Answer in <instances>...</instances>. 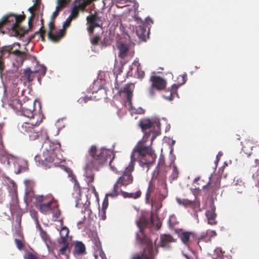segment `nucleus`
Instances as JSON below:
<instances>
[{"mask_svg": "<svg viewBox=\"0 0 259 259\" xmlns=\"http://www.w3.org/2000/svg\"><path fill=\"white\" fill-rule=\"evenodd\" d=\"M207 211H210V212H215V205L214 204V203H213V201H212L211 202L210 209V210H208Z\"/></svg>", "mask_w": 259, "mask_h": 259, "instance_id": "obj_52", "label": "nucleus"}, {"mask_svg": "<svg viewBox=\"0 0 259 259\" xmlns=\"http://www.w3.org/2000/svg\"><path fill=\"white\" fill-rule=\"evenodd\" d=\"M119 193H120V191L112 190L110 193L106 194V196H110L114 198L117 196L119 194Z\"/></svg>", "mask_w": 259, "mask_h": 259, "instance_id": "obj_33", "label": "nucleus"}, {"mask_svg": "<svg viewBox=\"0 0 259 259\" xmlns=\"http://www.w3.org/2000/svg\"><path fill=\"white\" fill-rule=\"evenodd\" d=\"M25 259H38L37 256L32 253H29L25 257Z\"/></svg>", "mask_w": 259, "mask_h": 259, "instance_id": "obj_49", "label": "nucleus"}, {"mask_svg": "<svg viewBox=\"0 0 259 259\" xmlns=\"http://www.w3.org/2000/svg\"><path fill=\"white\" fill-rule=\"evenodd\" d=\"M162 97L165 99L167 100H168L169 101H172L173 100L172 93L171 92H170L169 96H166L165 95H163Z\"/></svg>", "mask_w": 259, "mask_h": 259, "instance_id": "obj_51", "label": "nucleus"}, {"mask_svg": "<svg viewBox=\"0 0 259 259\" xmlns=\"http://www.w3.org/2000/svg\"><path fill=\"white\" fill-rule=\"evenodd\" d=\"M147 27L144 24L141 25H139L136 30V34L138 37L144 41H146V36H149L150 33V28H148V30L147 32Z\"/></svg>", "mask_w": 259, "mask_h": 259, "instance_id": "obj_13", "label": "nucleus"}, {"mask_svg": "<svg viewBox=\"0 0 259 259\" xmlns=\"http://www.w3.org/2000/svg\"><path fill=\"white\" fill-rule=\"evenodd\" d=\"M30 75L31 74H28L25 76L27 78V80L29 82H31L33 80V78L31 77Z\"/></svg>", "mask_w": 259, "mask_h": 259, "instance_id": "obj_62", "label": "nucleus"}, {"mask_svg": "<svg viewBox=\"0 0 259 259\" xmlns=\"http://www.w3.org/2000/svg\"><path fill=\"white\" fill-rule=\"evenodd\" d=\"M108 196H106L104 198V201L103 202L102 209L104 210V209H106L108 206Z\"/></svg>", "mask_w": 259, "mask_h": 259, "instance_id": "obj_42", "label": "nucleus"}, {"mask_svg": "<svg viewBox=\"0 0 259 259\" xmlns=\"http://www.w3.org/2000/svg\"><path fill=\"white\" fill-rule=\"evenodd\" d=\"M77 8V6L76 5V4L72 3L71 5V14H72V15L74 16H77L78 13L75 12V10Z\"/></svg>", "mask_w": 259, "mask_h": 259, "instance_id": "obj_43", "label": "nucleus"}, {"mask_svg": "<svg viewBox=\"0 0 259 259\" xmlns=\"http://www.w3.org/2000/svg\"><path fill=\"white\" fill-rule=\"evenodd\" d=\"M160 125L161 124L159 119L157 117L153 118V128H154L155 126H156L158 130H160Z\"/></svg>", "mask_w": 259, "mask_h": 259, "instance_id": "obj_35", "label": "nucleus"}, {"mask_svg": "<svg viewBox=\"0 0 259 259\" xmlns=\"http://www.w3.org/2000/svg\"><path fill=\"white\" fill-rule=\"evenodd\" d=\"M214 253L217 255V257H220L223 255V251L221 248L218 247L214 250Z\"/></svg>", "mask_w": 259, "mask_h": 259, "instance_id": "obj_41", "label": "nucleus"}, {"mask_svg": "<svg viewBox=\"0 0 259 259\" xmlns=\"http://www.w3.org/2000/svg\"><path fill=\"white\" fill-rule=\"evenodd\" d=\"M160 239L159 245L165 249H169L170 246L168 245V243L175 242V239L172 237L167 234L161 235Z\"/></svg>", "mask_w": 259, "mask_h": 259, "instance_id": "obj_11", "label": "nucleus"}, {"mask_svg": "<svg viewBox=\"0 0 259 259\" xmlns=\"http://www.w3.org/2000/svg\"><path fill=\"white\" fill-rule=\"evenodd\" d=\"M90 40L92 45H97L100 41V38L98 36H93L91 37Z\"/></svg>", "mask_w": 259, "mask_h": 259, "instance_id": "obj_30", "label": "nucleus"}, {"mask_svg": "<svg viewBox=\"0 0 259 259\" xmlns=\"http://www.w3.org/2000/svg\"><path fill=\"white\" fill-rule=\"evenodd\" d=\"M41 121H36L34 124L24 122L19 127V130L21 132L24 134L26 133L30 140L33 141L36 139H39L40 137H42V132L39 130L36 129L34 126L37 124H39Z\"/></svg>", "mask_w": 259, "mask_h": 259, "instance_id": "obj_5", "label": "nucleus"}, {"mask_svg": "<svg viewBox=\"0 0 259 259\" xmlns=\"http://www.w3.org/2000/svg\"><path fill=\"white\" fill-rule=\"evenodd\" d=\"M139 125L144 134L143 138L137 143L133 152H138L139 155L142 157H145L146 154H149L151 157L155 156L154 151L152 149V147L145 145L147 138L150 136L151 133L153 132L152 128H153V118L141 119L139 122Z\"/></svg>", "mask_w": 259, "mask_h": 259, "instance_id": "obj_2", "label": "nucleus"}, {"mask_svg": "<svg viewBox=\"0 0 259 259\" xmlns=\"http://www.w3.org/2000/svg\"><path fill=\"white\" fill-rule=\"evenodd\" d=\"M61 145L59 142L49 143L48 146H45V151L42 153V157L40 160L39 156L36 155L34 157V160L36 162H38L39 164H41L46 168H50L52 165L57 166V162H55L57 157V151L58 148L60 149Z\"/></svg>", "mask_w": 259, "mask_h": 259, "instance_id": "obj_3", "label": "nucleus"}, {"mask_svg": "<svg viewBox=\"0 0 259 259\" xmlns=\"http://www.w3.org/2000/svg\"><path fill=\"white\" fill-rule=\"evenodd\" d=\"M60 213L61 212L60 210L56 208H54L53 210V217L55 218V219H57L59 217Z\"/></svg>", "mask_w": 259, "mask_h": 259, "instance_id": "obj_40", "label": "nucleus"}, {"mask_svg": "<svg viewBox=\"0 0 259 259\" xmlns=\"http://www.w3.org/2000/svg\"><path fill=\"white\" fill-rule=\"evenodd\" d=\"M52 204V201H49L47 203H44L40 204L39 206V208L41 211L44 212L49 210Z\"/></svg>", "mask_w": 259, "mask_h": 259, "instance_id": "obj_27", "label": "nucleus"}, {"mask_svg": "<svg viewBox=\"0 0 259 259\" xmlns=\"http://www.w3.org/2000/svg\"><path fill=\"white\" fill-rule=\"evenodd\" d=\"M147 248V251L144 250L141 254H134L132 259H154V251L153 246L149 244Z\"/></svg>", "mask_w": 259, "mask_h": 259, "instance_id": "obj_9", "label": "nucleus"}, {"mask_svg": "<svg viewBox=\"0 0 259 259\" xmlns=\"http://www.w3.org/2000/svg\"><path fill=\"white\" fill-rule=\"evenodd\" d=\"M102 211L103 212V213L101 215V219L103 220H105L106 218V209H104V210L102 209Z\"/></svg>", "mask_w": 259, "mask_h": 259, "instance_id": "obj_59", "label": "nucleus"}, {"mask_svg": "<svg viewBox=\"0 0 259 259\" xmlns=\"http://www.w3.org/2000/svg\"><path fill=\"white\" fill-rule=\"evenodd\" d=\"M49 28L50 29L49 31L52 32V31L54 29V26H53V20H51L49 23Z\"/></svg>", "mask_w": 259, "mask_h": 259, "instance_id": "obj_53", "label": "nucleus"}, {"mask_svg": "<svg viewBox=\"0 0 259 259\" xmlns=\"http://www.w3.org/2000/svg\"><path fill=\"white\" fill-rule=\"evenodd\" d=\"M22 15H16L13 14H11L8 15L3 16L0 19V27L4 24L13 22L11 26V29L16 33H18L20 29V26L18 25L17 23L20 21L23 20L25 18V15L23 12H22Z\"/></svg>", "mask_w": 259, "mask_h": 259, "instance_id": "obj_6", "label": "nucleus"}, {"mask_svg": "<svg viewBox=\"0 0 259 259\" xmlns=\"http://www.w3.org/2000/svg\"><path fill=\"white\" fill-rule=\"evenodd\" d=\"M44 196L43 195H40L38 196V197H36V199L39 202H41L43 201Z\"/></svg>", "mask_w": 259, "mask_h": 259, "instance_id": "obj_64", "label": "nucleus"}, {"mask_svg": "<svg viewBox=\"0 0 259 259\" xmlns=\"http://www.w3.org/2000/svg\"><path fill=\"white\" fill-rule=\"evenodd\" d=\"M169 149H170L169 154L171 155V158H172V160L174 161V160L176 159V157L174 155L172 154L174 148H173V147H171V148H169Z\"/></svg>", "mask_w": 259, "mask_h": 259, "instance_id": "obj_57", "label": "nucleus"}, {"mask_svg": "<svg viewBox=\"0 0 259 259\" xmlns=\"http://www.w3.org/2000/svg\"><path fill=\"white\" fill-rule=\"evenodd\" d=\"M133 110L137 114H143L145 112L144 109L141 107H139L137 108H134Z\"/></svg>", "mask_w": 259, "mask_h": 259, "instance_id": "obj_46", "label": "nucleus"}, {"mask_svg": "<svg viewBox=\"0 0 259 259\" xmlns=\"http://www.w3.org/2000/svg\"><path fill=\"white\" fill-rule=\"evenodd\" d=\"M153 89L154 88H152V86L151 87V88L149 90V95L150 96V97H154V91H153Z\"/></svg>", "mask_w": 259, "mask_h": 259, "instance_id": "obj_61", "label": "nucleus"}, {"mask_svg": "<svg viewBox=\"0 0 259 259\" xmlns=\"http://www.w3.org/2000/svg\"><path fill=\"white\" fill-rule=\"evenodd\" d=\"M38 70H40L39 72H40V74H41L42 76L45 75L47 71V67L44 64H41L39 66V68L38 69Z\"/></svg>", "mask_w": 259, "mask_h": 259, "instance_id": "obj_38", "label": "nucleus"}, {"mask_svg": "<svg viewBox=\"0 0 259 259\" xmlns=\"http://www.w3.org/2000/svg\"><path fill=\"white\" fill-rule=\"evenodd\" d=\"M186 76H187V74L186 73H185L183 75H182V79H183V82L182 83H181L180 84V85H183L185 83V82H186Z\"/></svg>", "mask_w": 259, "mask_h": 259, "instance_id": "obj_58", "label": "nucleus"}, {"mask_svg": "<svg viewBox=\"0 0 259 259\" xmlns=\"http://www.w3.org/2000/svg\"><path fill=\"white\" fill-rule=\"evenodd\" d=\"M98 20H99V18L96 14H91L88 16L87 17V21H88L87 23L89 22H91V23L93 22H97Z\"/></svg>", "mask_w": 259, "mask_h": 259, "instance_id": "obj_29", "label": "nucleus"}, {"mask_svg": "<svg viewBox=\"0 0 259 259\" xmlns=\"http://www.w3.org/2000/svg\"><path fill=\"white\" fill-rule=\"evenodd\" d=\"M95 27L92 23L88 27V31L89 33L91 34L93 32Z\"/></svg>", "mask_w": 259, "mask_h": 259, "instance_id": "obj_50", "label": "nucleus"}, {"mask_svg": "<svg viewBox=\"0 0 259 259\" xmlns=\"http://www.w3.org/2000/svg\"><path fill=\"white\" fill-rule=\"evenodd\" d=\"M132 83H126L123 87L121 88L119 91L120 94L123 93L125 94L126 97L127 102L130 105L131 109H132V92L130 89Z\"/></svg>", "mask_w": 259, "mask_h": 259, "instance_id": "obj_12", "label": "nucleus"}, {"mask_svg": "<svg viewBox=\"0 0 259 259\" xmlns=\"http://www.w3.org/2000/svg\"><path fill=\"white\" fill-rule=\"evenodd\" d=\"M0 156L3 157L4 161H7V165L9 166H10L12 164H13L15 168L14 171L16 174H20L22 168V165L26 164V161L25 160L14 156L12 154H9L4 150V146L2 143V136L1 135Z\"/></svg>", "mask_w": 259, "mask_h": 259, "instance_id": "obj_4", "label": "nucleus"}, {"mask_svg": "<svg viewBox=\"0 0 259 259\" xmlns=\"http://www.w3.org/2000/svg\"><path fill=\"white\" fill-rule=\"evenodd\" d=\"M205 215L208 221V224L210 225L216 224L217 222L214 220L217 216L215 212L206 211L205 212Z\"/></svg>", "mask_w": 259, "mask_h": 259, "instance_id": "obj_19", "label": "nucleus"}, {"mask_svg": "<svg viewBox=\"0 0 259 259\" xmlns=\"http://www.w3.org/2000/svg\"><path fill=\"white\" fill-rule=\"evenodd\" d=\"M148 224V220L145 217L142 216L139 220L136 221V224L139 229V232L136 234V240L139 243H147L148 238L144 233L143 227L147 226Z\"/></svg>", "mask_w": 259, "mask_h": 259, "instance_id": "obj_7", "label": "nucleus"}, {"mask_svg": "<svg viewBox=\"0 0 259 259\" xmlns=\"http://www.w3.org/2000/svg\"><path fill=\"white\" fill-rule=\"evenodd\" d=\"M178 236L182 242L185 245L188 246L190 242L191 237L194 238L195 237V234L194 232L192 231H183L182 233H180Z\"/></svg>", "mask_w": 259, "mask_h": 259, "instance_id": "obj_14", "label": "nucleus"}, {"mask_svg": "<svg viewBox=\"0 0 259 259\" xmlns=\"http://www.w3.org/2000/svg\"><path fill=\"white\" fill-rule=\"evenodd\" d=\"M177 203L180 205H183L185 207L192 205L194 204V202L192 200H188L187 199H181L178 197L176 198Z\"/></svg>", "mask_w": 259, "mask_h": 259, "instance_id": "obj_20", "label": "nucleus"}, {"mask_svg": "<svg viewBox=\"0 0 259 259\" xmlns=\"http://www.w3.org/2000/svg\"><path fill=\"white\" fill-rule=\"evenodd\" d=\"M92 96H86L82 98H80L77 102H79L80 100H83L84 103H87L88 101L92 100Z\"/></svg>", "mask_w": 259, "mask_h": 259, "instance_id": "obj_48", "label": "nucleus"}, {"mask_svg": "<svg viewBox=\"0 0 259 259\" xmlns=\"http://www.w3.org/2000/svg\"><path fill=\"white\" fill-rule=\"evenodd\" d=\"M110 152L108 149L105 147H102L99 154H96L97 147L95 145H92L89 150V154L92 159L87 162L85 167L84 176L87 178L88 183H92L94 181V176L91 171L93 170L98 171L99 169V165L103 164L107 160L108 156L110 154L106 153L107 152Z\"/></svg>", "mask_w": 259, "mask_h": 259, "instance_id": "obj_1", "label": "nucleus"}, {"mask_svg": "<svg viewBox=\"0 0 259 259\" xmlns=\"http://www.w3.org/2000/svg\"><path fill=\"white\" fill-rule=\"evenodd\" d=\"M41 23L42 24L43 20L42 19H41ZM42 27H43V25L42 24V26L38 29V30L36 31L34 35L31 36V39L33 38L35 35L37 34H40V36L41 37L42 40H44V39H45L44 38H45V34H44V33H45V30H41L42 29Z\"/></svg>", "mask_w": 259, "mask_h": 259, "instance_id": "obj_25", "label": "nucleus"}, {"mask_svg": "<svg viewBox=\"0 0 259 259\" xmlns=\"http://www.w3.org/2000/svg\"><path fill=\"white\" fill-rule=\"evenodd\" d=\"M12 53L15 55L20 56L22 57H26V54L25 53L19 50H14Z\"/></svg>", "mask_w": 259, "mask_h": 259, "instance_id": "obj_39", "label": "nucleus"}, {"mask_svg": "<svg viewBox=\"0 0 259 259\" xmlns=\"http://www.w3.org/2000/svg\"><path fill=\"white\" fill-rule=\"evenodd\" d=\"M120 192L124 198H133L134 199L139 198L141 194V192L140 190L136 191V193H128L120 190Z\"/></svg>", "mask_w": 259, "mask_h": 259, "instance_id": "obj_18", "label": "nucleus"}, {"mask_svg": "<svg viewBox=\"0 0 259 259\" xmlns=\"http://www.w3.org/2000/svg\"><path fill=\"white\" fill-rule=\"evenodd\" d=\"M145 22L147 24H150V23H153V21L149 17H147L145 18Z\"/></svg>", "mask_w": 259, "mask_h": 259, "instance_id": "obj_55", "label": "nucleus"}, {"mask_svg": "<svg viewBox=\"0 0 259 259\" xmlns=\"http://www.w3.org/2000/svg\"><path fill=\"white\" fill-rule=\"evenodd\" d=\"M139 165L142 167H144L145 165L147 166V171L149 169V164H150L151 162L149 160H145L144 161L139 160Z\"/></svg>", "mask_w": 259, "mask_h": 259, "instance_id": "obj_32", "label": "nucleus"}, {"mask_svg": "<svg viewBox=\"0 0 259 259\" xmlns=\"http://www.w3.org/2000/svg\"><path fill=\"white\" fill-rule=\"evenodd\" d=\"M118 183H117V182L116 181V183L114 184V186H113V190H118Z\"/></svg>", "mask_w": 259, "mask_h": 259, "instance_id": "obj_63", "label": "nucleus"}, {"mask_svg": "<svg viewBox=\"0 0 259 259\" xmlns=\"http://www.w3.org/2000/svg\"><path fill=\"white\" fill-rule=\"evenodd\" d=\"M152 82V88L157 90H161L166 87V81L163 78L158 76H152L150 77Z\"/></svg>", "mask_w": 259, "mask_h": 259, "instance_id": "obj_10", "label": "nucleus"}, {"mask_svg": "<svg viewBox=\"0 0 259 259\" xmlns=\"http://www.w3.org/2000/svg\"><path fill=\"white\" fill-rule=\"evenodd\" d=\"M68 231H69V230L66 226H63L60 232H61L62 234H63V231H65V233H66Z\"/></svg>", "mask_w": 259, "mask_h": 259, "instance_id": "obj_60", "label": "nucleus"}, {"mask_svg": "<svg viewBox=\"0 0 259 259\" xmlns=\"http://www.w3.org/2000/svg\"><path fill=\"white\" fill-rule=\"evenodd\" d=\"M117 47L119 51L118 53L119 57L123 58L127 56L128 49L124 44L121 43Z\"/></svg>", "mask_w": 259, "mask_h": 259, "instance_id": "obj_17", "label": "nucleus"}, {"mask_svg": "<svg viewBox=\"0 0 259 259\" xmlns=\"http://www.w3.org/2000/svg\"><path fill=\"white\" fill-rule=\"evenodd\" d=\"M127 172H125V175L124 177H125V185H128L133 182V176L131 174H126Z\"/></svg>", "mask_w": 259, "mask_h": 259, "instance_id": "obj_31", "label": "nucleus"}, {"mask_svg": "<svg viewBox=\"0 0 259 259\" xmlns=\"http://www.w3.org/2000/svg\"><path fill=\"white\" fill-rule=\"evenodd\" d=\"M133 64L137 66V71L138 73V77L142 79L144 77L145 72L139 68L140 63L136 61H135Z\"/></svg>", "mask_w": 259, "mask_h": 259, "instance_id": "obj_21", "label": "nucleus"}, {"mask_svg": "<svg viewBox=\"0 0 259 259\" xmlns=\"http://www.w3.org/2000/svg\"><path fill=\"white\" fill-rule=\"evenodd\" d=\"M178 221L177 220L176 216L174 214H171L169 216L168 221L169 227L172 228L174 226L178 224Z\"/></svg>", "mask_w": 259, "mask_h": 259, "instance_id": "obj_22", "label": "nucleus"}, {"mask_svg": "<svg viewBox=\"0 0 259 259\" xmlns=\"http://www.w3.org/2000/svg\"><path fill=\"white\" fill-rule=\"evenodd\" d=\"M74 249L73 251L74 255L83 254L86 252L85 246L84 243L80 241H76L74 244Z\"/></svg>", "mask_w": 259, "mask_h": 259, "instance_id": "obj_15", "label": "nucleus"}, {"mask_svg": "<svg viewBox=\"0 0 259 259\" xmlns=\"http://www.w3.org/2000/svg\"><path fill=\"white\" fill-rule=\"evenodd\" d=\"M66 171L68 174V177L70 178V180L72 181L73 183L74 184V186L76 187H79L78 182L76 181V180L74 178V176L72 172V171L71 169L69 168H66Z\"/></svg>", "mask_w": 259, "mask_h": 259, "instance_id": "obj_23", "label": "nucleus"}, {"mask_svg": "<svg viewBox=\"0 0 259 259\" xmlns=\"http://www.w3.org/2000/svg\"><path fill=\"white\" fill-rule=\"evenodd\" d=\"M131 160L129 164V165L128 167H125L124 171L123 172V175L119 177L117 180V183L120 184L121 185H125V177H124V175H125V172H131L134 170L135 164L134 162L136 160V158L134 157V153H133V152L131 155Z\"/></svg>", "mask_w": 259, "mask_h": 259, "instance_id": "obj_8", "label": "nucleus"}, {"mask_svg": "<svg viewBox=\"0 0 259 259\" xmlns=\"http://www.w3.org/2000/svg\"><path fill=\"white\" fill-rule=\"evenodd\" d=\"M60 6V5H57L56 8V10L53 13V14L52 15L51 17V20H53L54 19H55L59 14V11L58 10V7Z\"/></svg>", "mask_w": 259, "mask_h": 259, "instance_id": "obj_44", "label": "nucleus"}, {"mask_svg": "<svg viewBox=\"0 0 259 259\" xmlns=\"http://www.w3.org/2000/svg\"><path fill=\"white\" fill-rule=\"evenodd\" d=\"M69 247V244L64 245L60 249L59 252L61 254H64L66 252L67 249Z\"/></svg>", "mask_w": 259, "mask_h": 259, "instance_id": "obj_45", "label": "nucleus"}, {"mask_svg": "<svg viewBox=\"0 0 259 259\" xmlns=\"http://www.w3.org/2000/svg\"><path fill=\"white\" fill-rule=\"evenodd\" d=\"M74 15H72V14H70V15L68 16V17L66 19L65 21L64 22L63 27H68L69 25L71 20L72 19Z\"/></svg>", "mask_w": 259, "mask_h": 259, "instance_id": "obj_34", "label": "nucleus"}, {"mask_svg": "<svg viewBox=\"0 0 259 259\" xmlns=\"http://www.w3.org/2000/svg\"><path fill=\"white\" fill-rule=\"evenodd\" d=\"M39 232H40V236L42 239V240L45 242L47 246L48 245L47 243V240L49 238V236L47 234V233L42 229L41 226H39Z\"/></svg>", "mask_w": 259, "mask_h": 259, "instance_id": "obj_26", "label": "nucleus"}, {"mask_svg": "<svg viewBox=\"0 0 259 259\" xmlns=\"http://www.w3.org/2000/svg\"><path fill=\"white\" fill-rule=\"evenodd\" d=\"M178 174L179 170L178 169V168L176 165H174L172 172L169 177L170 180L171 181L176 180L178 177Z\"/></svg>", "mask_w": 259, "mask_h": 259, "instance_id": "obj_24", "label": "nucleus"}, {"mask_svg": "<svg viewBox=\"0 0 259 259\" xmlns=\"http://www.w3.org/2000/svg\"><path fill=\"white\" fill-rule=\"evenodd\" d=\"M64 35V30L63 29H61L58 31L55 32L53 33L51 31H49L48 33V38L53 41L57 42Z\"/></svg>", "mask_w": 259, "mask_h": 259, "instance_id": "obj_16", "label": "nucleus"}, {"mask_svg": "<svg viewBox=\"0 0 259 259\" xmlns=\"http://www.w3.org/2000/svg\"><path fill=\"white\" fill-rule=\"evenodd\" d=\"M10 49H9V46H4L2 48V50H1V52L2 53H3L4 52H10Z\"/></svg>", "mask_w": 259, "mask_h": 259, "instance_id": "obj_56", "label": "nucleus"}, {"mask_svg": "<svg viewBox=\"0 0 259 259\" xmlns=\"http://www.w3.org/2000/svg\"><path fill=\"white\" fill-rule=\"evenodd\" d=\"M15 242L16 243V246H17V247L18 248V249L19 250L22 249V248H23V246H24V244H23V242L20 239H18L17 238L15 239Z\"/></svg>", "mask_w": 259, "mask_h": 259, "instance_id": "obj_36", "label": "nucleus"}, {"mask_svg": "<svg viewBox=\"0 0 259 259\" xmlns=\"http://www.w3.org/2000/svg\"><path fill=\"white\" fill-rule=\"evenodd\" d=\"M60 235L61 236V239L58 242L59 244H63L64 245L69 244L67 241L66 238L68 236L69 231H68L66 233H65V235L62 234L61 232H60Z\"/></svg>", "mask_w": 259, "mask_h": 259, "instance_id": "obj_28", "label": "nucleus"}, {"mask_svg": "<svg viewBox=\"0 0 259 259\" xmlns=\"http://www.w3.org/2000/svg\"><path fill=\"white\" fill-rule=\"evenodd\" d=\"M181 85L177 84H174L171 85V92L172 93H174L177 95V96H178V94L177 93V90L178 88L181 86Z\"/></svg>", "mask_w": 259, "mask_h": 259, "instance_id": "obj_37", "label": "nucleus"}, {"mask_svg": "<svg viewBox=\"0 0 259 259\" xmlns=\"http://www.w3.org/2000/svg\"><path fill=\"white\" fill-rule=\"evenodd\" d=\"M31 73H32V71L29 67H27V68L23 70V74L24 76L28 74H31Z\"/></svg>", "mask_w": 259, "mask_h": 259, "instance_id": "obj_47", "label": "nucleus"}, {"mask_svg": "<svg viewBox=\"0 0 259 259\" xmlns=\"http://www.w3.org/2000/svg\"><path fill=\"white\" fill-rule=\"evenodd\" d=\"M223 155V153L221 152V151H220L218 152V154H217V156H216V160L214 162L215 164L216 165H217V163L218 162H219V157L220 156H221Z\"/></svg>", "mask_w": 259, "mask_h": 259, "instance_id": "obj_54", "label": "nucleus"}]
</instances>
